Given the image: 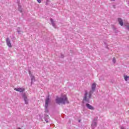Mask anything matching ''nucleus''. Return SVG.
Wrapping results in <instances>:
<instances>
[{
    "instance_id": "ddd939ff",
    "label": "nucleus",
    "mask_w": 129,
    "mask_h": 129,
    "mask_svg": "<svg viewBox=\"0 0 129 129\" xmlns=\"http://www.w3.org/2000/svg\"><path fill=\"white\" fill-rule=\"evenodd\" d=\"M33 82H35V77H31V84H33Z\"/></svg>"
},
{
    "instance_id": "f03ea898",
    "label": "nucleus",
    "mask_w": 129,
    "mask_h": 129,
    "mask_svg": "<svg viewBox=\"0 0 129 129\" xmlns=\"http://www.w3.org/2000/svg\"><path fill=\"white\" fill-rule=\"evenodd\" d=\"M56 102L57 103V104H59V103H62V104L69 103V102L67 99V97H66V95L61 96L60 98H57L56 99Z\"/></svg>"
},
{
    "instance_id": "f257e3e1",
    "label": "nucleus",
    "mask_w": 129,
    "mask_h": 129,
    "mask_svg": "<svg viewBox=\"0 0 129 129\" xmlns=\"http://www.w3.org/2000/svg\"><path fill=\"white\" fill-rule=\"evenodd\" d=\"M91 88L92 90L89 92V94L87 91H85L83 99V103H89V102H90V98H91V96H92V94H93V92H94L96 88V84H95V83L92 84Z\"/></svg>"
},
{
    "instance_id": "a211bd4d",
    "label": "nucleus",
    "mask_w": 129,
    "mask_h": 129,
    "mask_svg": "<svg viewBox=\"0 0 129 129\" xmlns=\"http://www.w3.org/2000/svg\"><path fill=\"white\" fill-rule=\"evenodd\" d=\"M17 32L18 34H21V30H20V28L19 27L17 28Z\"/></svg>"
},
{
    "instance_id": "4468645a",
    "label": "nucleus",
    "mask_w": 129,
    "mask_h": 129,
    "mask_svg": "<svg viewBox=\"0 0 129 129\" xmlns=\"http://www.w3.org/2000/svg\"><path fill=\"white\" fill-rule=\"evenodd\" d=\"M100 81H101L102 80H104V78L103 77V76H101L99 78Z\"/></svg>"
},
{
    "instance_id": "2eb2a0df",
    "label": "nucleus",
    "mask_w": 129,
    "mask_h": 129,
    "mask_svg": "<svg viewBox=\"0 0 129 129\" xmlns=\"http://www.w3.org/2000/svg\"><path fill=\"white\" fill-rule=\"evenodd\" d=\"M18 7H19V8H18L19 11L20 12V13H22V8H21V7H20V5L19 4H18Z\"/></svg>"
},
{
    "instance_id": "9b49d317",
    "label": "nucleus",
    "mask_w": 129,
    "mask_h": 129,
    "mask_svg": "<svg viewBox=\"0 0 129 129\" xmlns=\"http://www.w3.org/2000/svg\"><path fill=\"white\" fill-rule=\"evenodd\" d=\"M50 22H51V24L52 25L53 27H54V28H56V25H55L54 20H53V19L52 18L50 19Z\"/></svg>"
},
{
    "instance_id": "423d86ee",
    "label": "nucleus",
    "mask_w": 129,
    "mask_h": 129,
    "mask_svg": "<svg viewBox=\"0 0 129 129\" xmlns=\"http://www.w3.org/2000/svg\"><path fill=\"white\" fill-rule=\"evenodd\" d=\"M97 126V121H92V124H91V127L92 129H94Z\"/></svg>"
},
{
    "instance_id": "39448f33",
    "label": "nucleus",
    "mask_w": 129,
    "mask_h": 129,
    "mask_svg": "<svg viewBox=\"0 0 129 129\" xmlns=\"http://www.w3.org/2000/svg\"><path fill=\"white\" fill-rule=\"evenodd\" d=\"M6 43L8 46L9 47V48H12V43H11V40H10L9 38H6Z\"/></svg>"
},
{
    "instance_id": "aec40b11",
    "label": "nucleus",
    "mask_w": 129,
    "mask_h": 129,
    "mask_svg": "<svg viewBox=\"0 0 129 129\" xmlns=\"http://www.w3.org/2000/svg\"><path fill=\"white\" fill-rule=\"evenodd\" d=\"M121 129H126V128L125 127V126L122 125L121 126Z\"/></svg>"
},
{
    "instance_id": "5701e85b",
    "label": "nucleus",
    "mask_w": 129,
    "mask_h": 129,
    "mask_svg": "<svg viewBox=\"0 0 129 129\" xmlns=\"http://www.w3.org/2000/svg\"><path fill=\"white\" fill-rule=\"evenodd\" d=\"M61 58H64V55L61 54Z\"/></svg>"
},
{
    "instance_id": "7ed1b4c3",
    "label": "nucleus",
    "mask_w": 129,
    "mask_h": 129,
    "mask_svg": "<svg viewBox=\"0 0 129 129\" xmlns=\"http://www.w3.org/2000/svg\"><path fill=\"white\" fill-rule=\"evenodd\" d=\"M49 102H50V98L48 96L45 99V112H48L49 111Z\"/></svg>"
},
{
    "instance_id": "393cba45",
    "label": "nucleus",
    "mask_w": 129,
    "mask_h": 129,
    "mask_svg": "<svg viewBox=\"0 0 129 129\" xmlns=\"http://www.w3.org/2000/svg\"><path fill=\"white\" fill-rule=\"evenodd\" d=\"M0 20H1V17H0Z\"/></svg>"
},
{
    "instance_id": "6e6552de",
    "label": "nucleus",
    "mask_w": 129,
    "mask_h": 129,
    "mask_svg": "<svg viewBox=\"0 0 129 129\" xmlns=\"http://www.w3.org/2000/svg\"><path fill=\"white\" fill-rule=\"evenodd\" d=\"M86 106L88 109H90L91 110H94V107H93V106H92L91 105H90L89 103H86Z\"/></svg>"
},
{
    "instance_id": "0eeeda50",
    "label": "nucleus",
    "mask_w": 129,
    "mask_h": 129,
    "mask_svg": "<svg viewBox=\"0 0 129 129\" xmlns=\"http://www.w3.org/2000/svg\"><path fill=\"white\" fill-rule=\"evenodd\" d=\"M14 90H16V91H18L19 92H24V91H25V88H15Z\"/></svg>"
},
{
    "instance_id": "4be33fe9",
    "label": "nucleus",
    "mask_w": 129,
    "mask_h": 129,
    "mask_svg": "<svg viewBox=\"0 0 129 129\" xmlns=\"http://www.w3.org/2000/svg\"><path fill=\"white\" fill-rule=\"evenodd\" d=\"M41 0H37V2L39 3V4H41Z\"/></svg>"
},
{
    "instance_id": "f8f14e48",
    "label": "nucleus",
    "mask_w": 129,
    "mask_h": 129,
    "mask_svg": "<svg viewBox=\"0 0 129 129\" xmlns=\"http://www.w3.org/2000/svg\"><path fill=\"white\" fill-rule=\"evenodd\" d=\"M124 80L125 81H127L128 80H129V77L127 76H124Z\"/></svg>"
},
{
    "instance_id": "f3484780",
    "label": "nucleus",
    "mask_w": 129,
    "mask_h": 129,
    "mask_svg": "<svg viewBox=\"0 0 129 129\" xmlns=\"http://www.w3.org/2000/svg\"><path fill=\"white\" fill-rule=\"evenodd\" d=\"M29 75L30 76V77H34V75L32 74V73H31V72H29Z\"/></svg>"
},
{
    "instance_id": "412c9836",
    "label": "nucleus",
    "mask_w": 129,
    "mask_h": 129,
    "mask_svg": "<svg viewBox=\"0 0 129 129\" xmlns=\"http://www.w3.org/2000/svg\"><path fill=\"white\" fill-rule=\"evenodd\" d=\"M45 120L46 122H49V120L48 119H46V118H45Z\"/></svg>"
},
{
    "instance_id": "dca6fc26",
    "label": "nucleus",
    "mask_w": 129,
    "mask_h": 129,
    "mask_svg": "<svg viewBox=\"0 0 129 129\" xmlns=\"http://www.w3.org/2000/svg\"><path fill=\"white\" fill-rule=\"evenodd\" d=\"M97 119H98V117H95L94 118L93 121H97Z\"/></svg>"
},
{
    "instance_id": "1a4fd4ad",
    "label": "nucleus",
    "mask_w": 129,
    "mask_h": 129,
    "mask_svg": "<svg viewBox=\"0 0 129 129\" xmlns=\"http://www.w3.org/2000/svg\"><path fill=\"white\" fill-rule=\"evenodd\" d=\"M118 22L120 25L123 26V21H122V19L121 18H118Z\"/></svg>"
},
{
    "instance_id": "20e7f679",
    "label": "nucleus",
    "mask_w": 129,
    "mask_h": 129,
    "mask_svg": "<svg viewBox=\"0 0 129 129\" xmlns=\"http://www.w3.org/2000/svg\"><path fill=\"white\" fill-rule=\"evenodd\" d=\"M22 97L24 99L25 104H28L29 103V99H28V97H27V95L25 94L22 95Z\"/></svg>"
},
{
    "instance_id": "9d476101",
    "label": "nucleus",
    "mask_w": 129,
    "mask_h": 129,
    "mask_svg": "<svg viewBox=\"0 0 129 129\" xmlns=\"http://www.w3.org/2000/svg\"><path fill=\"white\" fill-rule=\"evenodd\" d=\"M124 26H125V29L126 30H127V31H129V23L127 22L124 23Z\"/></svg>"
},
{
    "instance_id": "6ab92c4d",
    "label": "nucleus",
    "mask_w": 129,
    "mask_h": 129,
    "mask_svg": "<svg viewBox=\"0 0 129 129\" xmlns=\"http://www.w3.org/2000/svg\"><path fill=\"white\" fill-rule=\"evenodd\" d=\"M112 62H113V63H114V64H115L116 60H115V57L113 58Z\"/></svg>"
},
{
    "instance_id": "b1692460",
    "label": "nucleus",
    "mask_w": 129,
    "mask_h": 129,
    "mask_svg": "<svg viewBox=\"0 0 129 129\" xmlns=\"http://www.w3.org/2000/svg\"><path fill=\"white\" fill-rule=\"evenodd\" d=\"M112 2H114L115 0H110Z\"/></svg>"
}]
</instances>
